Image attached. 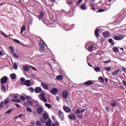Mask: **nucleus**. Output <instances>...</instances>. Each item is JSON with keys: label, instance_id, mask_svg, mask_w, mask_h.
<instances>
[{"label": "nucleus", "instance_id": "nucleus-1", "mask_svg": "<svg viewBox=\"0 0 126 126\" xmlns=\"http://www.w3.org/2000/svg\"><path fill=\"white\" fill-rule=\"evenodd\" d=\"M39 14L40 15L38 16V18L40 21H41V20H42V22L43 23H44V24H46V25H47V26H48V27H55V26L52 25V20L49 21L50 26H49L48 24H46L45 21H44V20H42L43 17H44V15L45 14L44 12H40L39 13Z\"/></svg>", "mask_w": 126, "mask_h": 126}, {"label": "nucleus", "instance_id": "nucleus-2", "mask_svg": "<svg viewBox=\"0 0 126 126\" xmlns=\"http://www.w3.org/2000/svg\"><path fill=\"white\" fill-rule=\"evenodd\" d=\"M39 46L40 47V52L44 53V51H46V49L45 48V47H46V43L43 41L42 39L39 41Z\"/></svg>", "mask_w": 126, "mask_h": 126}, {"label": "nucleus", "instance_id": "nucleus-3", "mask_svg": "<svg viewBox=\"0 0 126 126\" xmlns=\"http://www.w3.org/2000/svg\"><path fill=\"white\" fill-rule=\"evenodd\" d=\"M85 108H84L82 110H80L79 109H77L76 110V114H78L77 115V118L78 119H82V118H83V113L85 112Z\"/></svg>", "mask_w": 126, "mask_h": 126}, {"label": "nucleus", "instance_id": "nucleus-4", "mask_svg": "<svg viewBox=\"0 0 126 126\" xmlns=\"http://www.w3.org/2000/svg\"><path fill=\"white\" fill-rule=\"evenodd\" d=\"M38 98L40 99V100H41L43 102H44V103H46L48 100H47V98H46V93L43 92V93L40 94L38 95Z\"/></svg>", "mask_w": 126, "mask_h": 126}, {"label": "nucleus", "instance_id": "nucleus-5", "mask_svg": "<svg viewBox=\"0 0 126 126\" xmlns=\"http://www.w3.org/2000/svg\"><path fill=\"white\" fill-rule=\"evenodd\" d=\"M125 37L124 35L122 34H119L118 35H114L113 36V38L114 40H116V41H121V40H123Z\"/></svg>", "mask_w": 126, "mask_h": 126}, {"label": "nucleus", "instance_id": "nucleus-6", "mask_svg": "<svg viewBox=\"0 0 126 126\" xmlns=\"http://www.w3.org/2000/svg\"><path fill=\"white\" fill-rule=\"evenodd\" d=\"M62 26L63 27L65 31H69V30H71V27H70V25L67 24H63Z\"/></svg>", "mask_w": 126, "mask_h": 126}, {"label": "nucleus", "instance_id": "nucleus-7", "mask_svg": "<svg viewBox=\"0 0 126 126\" xmlns=\"http://www.w3.org/2000/svg\"><path fill=\"white\" fill-rule=\"evenodd\" d=\"M7 80H8V78H7L6 76L2 77L0 79V83L1 85H3L4 83H6V82H7Z\"/></svg>", "mask_w": 126, "mask_h": 126}, {"label": "nucleus", "instance_id": "nucleus-8", "mask_svg": "<svg viewBox=\"0 0 126 126\" xmlns=\"http://www.w3.org/2000/svg\"><path fill=\"white\" fill-rule=\"evenodd\" d=\"M9 48L12 54H13V56L16 58V59H18V55L14 53V49H13V47H12V46H9Z\"/></svg>", "mask_w": 126, "mask_h": 126}, {"label": "nucleus", "instance_id": "nucleus-9", "mask_svg": "<svg viewBox=\"0 0 126 126\" xmlns=\"http://www.w3.org/2000/svg\"><path fill=\"white\" fill-rule=\"evenodd\" d=\"M62 96L63 98V99H66V98H67V96H68V94L67 93V90H64L63 91Z\"/></svg>", "mask_w": 126, "mask_h": 126}, {"label": "nucleus", "instance_id": "nucleus-10", "mask_svg": "<svg viewBox=\"0 0 126 126\" xmlns=\"http://www.w3.org/2000/svg\"><path fill=\"white\" fill-rule=\"evenodd\" d=\"M9 98H12L14 99H17L18 98V94H10L9 95Z\"/></svg>", "mask_w": 126, "mask_h": 126}, {"label": "nucleus", "instance_id": "nucleus-11", "mask_svg": "<svg viewBox=\"0 0 126 126\" xmlns=\"http://www.w3.org/2000/svg\"><path fill=\"white\" fill-rule=\"evenodd\" d=\"M35 93H41L42 92V88L40 87H36L34 88Z\"/></svg>", "mask_w": 126, "mask_h": 126}, {"label": "nucleus", "instance_id": "nucleus-12", "mask_svg": "<svg viewBox=\"0 0 126 126\" xmlns=\"http://www.w3.org/2000/svg\"><path fill=\"white\" fill-rule=\"evenodd\" d=\"M58 116L60 117L61 120H63L64 116H63V113L62 112V110H59L58 112Z\"/></svg>", "mask_w": 126, "mask_h": 126}, {"label": "nucleus", "instance_id": "nucleus-13", "mask_svg": "<svg viewBox=\"0 0 126 126\" xmlns=\"http://www.w3.org/2000/svg\"><path fill=\"white\" fill-rule=\"evenodd\" d=\"M59 90L57 88H54L51 90V94H53V95H56L57 93H58Z\"/></svg>", "mask_w": 126, "mask_h": 126}, {"label": "nucleus", "instance_id": "nucleus-14", "mask_svg": "<svg viewBox=\"0 0 126 126\" xmlns=\"http://www.w3.org/2000/svg\"><path fill=\"white\" fill-rule=\"evenodd\" d=\"M23 85H26V86L29 87V86H31V81H30V80H27L25 81V82L23 83Z\"/></svg>", "mask_w": 126, "mask_h": 126}, {"label": "nucleus", "instance_id": "nucleus-15", "mask_svg": "<svg viewBox=\"0 0 126 126\" xmlns=\"http://www.w3.org/2000/svg\"><path fill=\"white\" fill-rule=\"evenodd\" d=\"M68 118L70 120H76V116H75V115L74 114H70L68 115Z\"/></svg>", "mask_w": 126, "mask_h": 126}, {"label": "nucleus", "instance_id": "nucleus-16", "mask_svg": "<svg viewBox=\"0 0 126 126\" xmlns=\"http://www.w3.org/2000/svg\"><path fill=\"white\" fill-rule=\"evenodd\" d=\"M36 112L38 115H42L43 113V108L41 107H38L36 108Z\"/></svg>", "mask_w": 126, "mask_h": 126}, {"label": "nucleus", "instance_id": "nucleus-17", "mask_svg": "<svg viewBox=\"0 0 126 126\" xmlns=\"http://www.w3.org/2000/svg\"><path fill=\"white\" fill-rule=\"evenodd\" d=\"M41 85H42L43 88H44V89H45V90H49V85H48V84H47L45 83H42L41 84Z\"/></svg>", "mask_w": 126, "mask_h": 126}, {"label": "nucleus", "instance_id": "nucleus-18", "mask_svg": "<svg viewBox=\"0 0 126 126\" xmlns=\"http://www.w3.org/2000/svg\"><path fill=\"white\" fill-rule=\"evenodd\" d=\"M85 85H93L94 82L92 80H89L84 83Z\"/></svg>", "mask_w": 126, "mask_h": 126}, {"label": "nucleus", "instance_id": "nucleus-19", "mask_svg": "<svg viewBox=\"0 0 126 126\" xmlns=\"http://www.w3.org/2000/svg\"><path fill=\"white\" fill-rule=\"evenodd\" d=\"M23 69L24 70V71L28 72L29 70H30V67L27 66L25 65H23Z\"/></svg>", "mask_w": 126, "mask_h": 126}, {"label": "nucleus", "instance_id": "nucleus-20", "mask_svg": "<svg viewBox=\"0 0 126 126\" xmlns=\"http://www.w3.org/2000/svg\"><path fill=\"white\" fill-rule=\"evenodd\" d=\"M103 36L104 37H106V38H109L110 37V32H105L102 33Z\"/></svg>", "mask_w": 126, "mask_h": 126}, {"label": "nucleus", "instance_id": "nucleus-21", "mask_svg": "<svg viewBox=\"0 0 126 126\" xmlns=\"http://www.w3.org/2000/svg\"><path fill=\"white\" fill-rule=\"evenodd\" d=\"M63 110L66 113H69L70 112V108L67 106H63Z\"/></svg>", "mask_w": 126, "mask_h": 126}, {"label": "nucleus", "instance_id": "nucleus-22", "mask_svg": "<svg viewBox=\"0 0 126 126\" xmlns=\"http://www.w3.org/2000/svg\"><path fill=\"white\" fill-rule=\"evenodd\" d=\"M93 49H94V45L93 44L92 45L89 46L87 50L91 53L93 52Z\"/></svg>", "mask_w": 126, "mask_h": 126}, {"label": "nucleus", "instance_id": "nucleus-23", "mask_svg": "<svg viewBox=\"0 0 126 126\" xmlns=\"http://www.w3.org/2000/svg\"><path fill=\"white\" fill-rule=\"evenodd\" d=\"M46 126H52V120L49 119L46 122Z\"/></svg>", "mask_w": 126, "mask_h": 126}, {"label": "nucleus", "instance_id": "nucleus-24", "mask_svg": "<svg viewBox=\"0 0 126 126\" xmlns=\"http://www.w3.org/2000/svg\"><path fill=\"white\" fill-rule=\"evenodd\" d=\"M92 42H88L86 43V45H85V48L86 49V50H87V49H88V47H90V46L92 45Z\"/></svg>", "mask_w": 126, "mask_h": 126}, {"label": "nucleus", "instance_id": "nucleus-25", "mask_svg": "<svg viewBox=\"0 0 126 126\" xmlns=\"http://www.w3.org/2000/svg\"><path fill=\"white\" fill-rule=\"evenodd\" d=\"M11 101L13 102V103H20V102H21V100L17 98L12 99Z\"/></svg>", "mask_w": 126, "mask_h": 126}, {"label": "nucleus", "instance_id": "nucleus-26", "mask_svg": "<svg viewBox=\"0 0 126 126\" xmlns=\"http://www.w3.org/2000/svg\"><path fill=\"white\" fill-rule=\"evenodd\" d=\"M81 9L82 10H86L87 9V7H86L85 3H83L81 5Z\"/></svg>", "mask_w": 126, "mask_h": 126}, {"label": "nucleus", "instance_id": "nucleus-27", "mask_svg": "<svg viewBox=\"0 0 126 126\" xmlns=\"http://www.w3.org/2000/svg\"><path fill=\"white\" fill-rule=\"evenodd\" d=\"M94 70L96 72H100L101 71V67H95L94 68Z\"/></svg>", "mask_w": 126, "mask_h": 126}, {"label": "nucleus", "instance_id": "nucleus-28", "mask_svg": "<svg viewBox=\"0 0 126 126\" xmlns=\"http://www.w3.org/2000/svg\"><path fill=\"white\" fill-rule=\"evenodd\" d=\"M10 77L11 78V79L14 80L16 79V74L13 73L11 74L10 75Z\"/></svg>", "mask_w": 126, "mask_h": 126}, {"label": "nucleus", "instance_id": "nucleus-29", "mask_svg": "<svg viewBox=\"0 0 126 126\" xmlns=\"http://www.w3.org/2000/svg\"><path fill=\"white\" fill-rule=\"evenodd\" d=\"M56 79L57 80H63V77L61 75H59L56 77Z\"/></svg>", "mask_w": 126, "mask_h": 126}, {"label": "nucleus", "instance_id": "nucleus-30", "mask_svg": "<svg viewBox=\"0 0 126 126\" xmlns=\"http://www.w3.org/2000/svg\"><path fill=\"white\" fill-rule=\"evenodd\" d=\"M42 117L43 119H45L46 120H48V119L49 118V115H48L47 113H44L42 115Z\"/></svg>", "mask_w": 126, "mask_h": 126}, {"label": "nucleus", "instance_id": "nucleus-31", "mask_svg": "<svg viewBox=\"0 0 126 126\" xmlns=\"http://www.w3.org/2000/svg\"><path fill=\"white\" fill-rule=\"evenodd\" d=\"M87 62L89 66H92V65H91V64L90 63V62H91V59H89V57L88 56L87 57Z\"/></svg>", "mask_w": 126, "mask_h": 126}, {"label": "nucleus", "instance_id": "nucleus-32", "mask_svg": "<svg viewBox=\"0 0 126 126\" xmlns=\"http://www.w3.org/2000/svg\"><path fill=\"white\" fill-rule=\"evenodd\" d=\"M113 51L114 52V53H119V48H118L117 47H113Z\"/></svg>", "mask_w": 126, "mask_h": 126}, {"label": "nucleus", "instance_id": "nucleus-33", "mask_svg": "<svg viewBox=\"0 0 126 126\" xmlns=\"http://www.w3.org/2000/svg\"><path fill=\"white\" fill-rule=\"evenodd\" d=\"M99 31H100L99 29H95V35L96 37H98L99 36Z\"/></svg>", "mask_w": 126, "mask_h": 126}, {"label": "nucleus", "instance_id": "nucleus-34", "mask_svg": "<svg viewBox=\"0 0 126 126\" xmlns=\"http://www.w3.org/2000/svg\"><path fill=\"white\" fill-rule=\"evenodd\" d=\"M0 34L4 37V38H8V35L7 34L4 33V32H2V31L0 32Z\"/></svg>", "mask_w": 126, "mask_h": 126}, {"label": "nucleus", "instance_id": "nucleus-35", "mask_svg": "<svg viewBox=\"0 0 126 126\" xmlns=\"http://www.w3.org/2000/svg\"><path fill=\"white\" fill-rule=\"evenodd\" d=\"M25 30H26V27L23 25L21 30V32H20L21 34H22V32H23V31H25Z\"/></svg>", "mask_w": 126, "mask_h": 126}, {"label": "nucleus", "instance_id": "nucleus-36", "mask_svg": "<svg viewBox=\"0 0 126 126\" xmlns=\"http://www.w3.org/2000/svg\"><path fill=\"white\" fill-rule=\"evenodd\" d=\"M4 104L6 105V104H8L9 103V99L8 98H6L3 100Z\"/></svg>", "mask_w": 126, "mask_h": 126}, {"label": "nucleus", "instance_id": "nucleus-37", "mask_svg": "<svg viewBox=\"0 0 126 126\" xmlns=\"http://www.w3.org/2000/svg\"><path fill=\"white\" fill-rule=\"evenodd\" d=\"M27 104H28V106H32L33 105V102L31 100H29L27 102Z\"/></svg>", "mask_w": 126, "mask_h": 126}, {"label": "nucleus", "instance_id": "nucleus-38", "mask_svg": "<svg viewBox=\"0 0 126 126\" xmlns=\"http://www.w3.org/2000/svg\"><path fill=\"white\" fill-rule=\"evenodd\" d=\"M1 90L2 92H6L5 86L2 85L1 87Z\"/></svg>", "mask_w": 126, "mask_h": 126}, {"label": "nucleus", "instance_id": "nucleus-39", "mask_svg": "<svg viewBox=\"0 0 126 126\" xmlns=\"http://www.w3.org/2000/svg\"><path fill=\"white\" fill-rule=\"evenodd\" d=\"M28 90L30 91L31 93H33V92L35 91V89H34V88H33L32 87L29 88Z\"/></svg>", "mask_w": 126, "mask_h": 126}, {"label": "nucleus", "instance_id": "nucleus-40", "mask_svg": "<svg viewBox=\"0 0 126 126\" xmlns=\"http://www.w3.org/2000/svg\"><path fill=\"white\" fill-rule=\"evenodd\" d=\"M45 107L48 108V109H51V108H52V105H51L50 103H45Z\"/></svg>", "mask_w": 126, "mask_h": 126}, {"label": "nucleus", "instance_id": "nucleus-41", "mask_svg": "<svg viewBox=\"0 0 126 126\" xmlns=\"http://www.w3.org/2000/svg\"><path fill=\"white\" fill-rule=\"evenodd\" d=\"M14 42H15V43H17L18 44H20V45H22V43L20 42V41L19 40H18V39H13Z\"/></svg>", "mask_w": 126, "mask_h": 126}, {"label": "nucleus", "instance_id": "nucleus-42", "mask_svg": "<svg viewBox=\"0 0 126 126\" xmlns=\"http://www.w3.org/2000/svg\"><path fill=\"white\" fill-rule=\"evenodd\" d=\"M13 67H14V69H15V70H17V68H18V66L17 65V63H14L13 64Z\"/></svg>", "mask_w": 126, "mask_h": 126}, {"label": "nucleus", "instance_id": "nucleus-43", "mask_svg": "<svg viewBox=\"0 0 126 126\" xmlns=\"http://www.w3.org/2000/svg\"><path fill=\"white\" fill-rule=\"evenodd\" d=\"M119 72H120V69H117L113 72V75H117Z\"/></svg>", "mask_w": 126, "mask_h": 126}, {"label": "nucleus", "instance_id": "nucleus-44", "mask_svg": "<svg viewBox=\"0 0 126 126\" xmlns=\"http://www.w3.org/2000/svg\"><path fill=\"white\" fill-rule=\"evenodd\" d=\"M46 120L47 119H45L44 118H40V121L41 122V123H42V124H45V123H46Z\"/></svg>", "mask_w": 126, "mask_h": 126}, {"label": "nucleus", "instance_id": "nucleus-45", "mask_svg": "<svg viewBox=\"0 0 126 126\" xmlns=\"http://www.w3.org/2000/svg\"><path fill=\"white\" fill-rule=\"evenodd\" d=\"M111 105L112 107H116L117 106V102L114 100L113 102L111 103Z\"/></svg>", "mask_w": 126, "mask_h": 126}, {"label": "nucleus", "instance_id": "nucleus-46", "mask_svg": "<svg viewBox=\"0 0 126 126\" xmlns=\"http://www.w3.org/2000/svg\"><path fill=\"white\" fill-rule=\"evenodd\" d=\"M20 80H21V82L22 83L21 85H23V83H24V82H25V78H21Z\"/></svg>", "mask_w": 126, "mask_h": 126}, {"label": "nucleus", "instance_id": "nucleus-47", "mask_svg": "<svg viewBox=\"0 0 126 126\" xmlns=\"http://www.w3.org/2000/svg\"><path fill=\"white\" fill-rule=\"evenodd\" d=\"M61 13L63 15H66L67 14V12H65L64 10H61Z\"/></svg>", "mask_w": 126, "mask_h": 126}, {"label": "nucleus", "instance_id": "nucleus-48", "mask_svg": "<svg viewBox=\"0 0 126 126\" xmlns=\"http://www.w3.org/2000/svg\"><path fill=\"white\" fill-rule=\"evenodd\" d=\"M108 42H109V43H111L112 45L113 46H114V45H115V42H113V39L112 38L109 39L108 40Z\"/></svg>", "mask_w": 126, "mask_h": 126}, {"label": "nucleus", "instance_id": "nucleus-49", "mask_svg": "<svg viewBox=\"0 0 126 126\" xmlns=\"http://www.w3.org/2000/svg\"><path fill=\"white\" fill-rule=\"evenodd\" d=\"M27 112H29L30 113H32V109L29 107H27Z\"/></svg>", "mask_w": 126, "mask_h": 126}, {"label": "nucleus", "instance_id": "nucleus-50", "mask_svg": "<svg viewBox=\"0 0 126 126\" xmlns=\"http://www.w3.org/2000/svg\"><path fill=\"white\" fill-rule=\"evenodd\" d=\"M20 99L22 100V101H25L26 97H25L24 96H21L20 97Z\"/></svg>", "mask_w": 126, "mask_h": 126}, {"label": "nucleus", "instance_id": "nucleus-51", "mask_svg": "<svg viewBox=\"0 0 126 126\" xmlns=\"http://www.w3.org/2000/svg\"><path fill=\"white\" fill-rule=\"evenodd\" d=\"M12 109H10L9 110L7 111L5 113V115H6V114H8V115H9V114H10V113H11V111H12Z\"/></svg>", "mask_w": 126, "mask_h": 126}, {"label": "nucleus", "instance_id": "nucleus-52", "mask_svg": "<svg viewBox=\"0 0 126 126\" xmlns=\"http://www.w3.org/2000/svg\"><path fill=\"white\" fill-rule=\"evenodd\" d=\"M98 80H99L100 81H101L102 83L105 81L104 80V78H103V77H100L99 78H98Z\"/></svg>", "mask_w": 126, "mask_h": 126}, {"label": "nucleus", "instance_id": "nucleus-53", "mask_svg": "<svg viewBox=\"0 0 126 126\" xmlns=\"http://www.w3.org/2000/svg\"><path fill=\"white\" fill-rule=\"evenodd\" d=\"M36 126H41V125H42V123L39 121H36Z\"/></svg>", "mask_w": 126, "mask_h": 126}, {"label": "nucleus", "instance_id": "nucleus-54", "mask_svg": "<svg viewBox=\"0 0 126 126\" xmlns=\"http://www.w3.org/2000/svg\"><path fill=\"white\" fill-rule=\"evenodd\" d=\"M105 70H106V71H110V70H111V67H106Z\"/></svg>", "mask_w": 126, "mask_h": 126}, {"label": "nucleus", "instance_id": "nucleus-55", "mask_svg": "<svg viewBox=\"0 0 126 126\" xmlns=\"http://www.w3.org/2000/svg\"><path fill=\"white\" fill-rule=\"evenodd\" d=\"M73 2V1H69V0L67 1V4H69V5L71 4V3H72Z\"/></svg>", "mask_w": 126, "mask_h": 126}, {"label": "nucleus", "instance_id": "nucleus-56", "mask_svg": "<svg viewBox=\"0 0 126 126\" xmlns=\"http://www.w3.org/2000/svg\"><path fill=\"white\" fill-rule=\"evenodd\" d=\"M122 71H124V72H126V68L124 67L122 68Z\"/></svg>", "mask_w": 126, "mask_h": 126}, {"label": "nucleus", "instance_id": "nucleus-57", "mask_svg": "<svg viewBox=\"0 0 126 126\" xmlns=\"http://www.w3.org/2000/svg\"><path fill=\"white\" fill-rule=\"evenodd\" d=\"M0 107L1 108H2L3 107V101H1L0 104Z\"/></svg>", "mask_w": 126, "mask_h": 126}, {"label": "nucleus", "instance_id": "nucleus-58", "mask_svg": "<svg viewBox=\"0 0 126 126\" xmlns=\"http://www.w3.org/2000/svg\"><path fill=\"white\" fill-rule=\"evenodd\" d=\"M26 98L28 100H31L32 99V97L30 96H27Z\"/></svg>", "mask_w": 126, "mask_h": 126}, {"label": "nucleus", "instance_id": "nucleus-59", "mask_svg": "<svg viewBox=\"0 0 126 126\" xmlns=\"http://www.w3.org/2000/svg\"><path fill=\"white\" fill-rule=\"evenodd\" d=\"M103 11H104V9H99L98 10V12H103Z\"/></svg>", "mask_w": 126, "mask_h": 126}, {"label": "nucleus", "instance_id": "nucleus-60", "mask_svg": "<svg viewBox=\"0 0 126 126\" xmlns=\"http://www.w3.org/2000/svg\"><path fill=\"white\" fill-rule=\"evenodd\" d=\"M81 2H82V0H79L77 1L76 4H79V3H81Z\"/></svg>", "mask_w": 126, "mask_h": 126}, {"label": "nucleus", "instance_id": "nucleus-61", "mask_svg": "<svg viewBox=\"0 0 126 126\" xmlns=\"http://www.w3.org/2000/svg\"><path fill=\"white\" fill-rule=\"evenodd\" d=\"M14 104H15V106H16V107H17V108H20V105H19V104H17V103H14Z\"/></svg>", "mask_w": 126, "mask_h": 126}, {"label": "nucleus", "instance_id": "nucleus-62", "mask_svg": "<svg viewBox=\"0 0 126 126\" xmlns=\"http://www.w3.org/2000/svg\"><path fill=\"white\" fill-rule=\"evenodd\" d=\"M111 62V60L106 61H104V63H110Z\"/></svg>", "mask_w": 126, "mask_h": 126}, {"label": "nucleus", "instance_id": "nucleus-63", "mask_svg": "<svg viewBox=\"0 0 126 126\" xmlns=\"http://www.w3.org/2000/svg\"><path fill=\"white\" fill-rule=\"evenodd\" d=\"M123 83L124 85L126 86V81L123 80Z\"/></svg>", "mask_w": 126, "mask_h": 126}, {"label": "nucleus", "instance_id": "nucleus-64", "mask_svg": "<svg viewBox=\"0 0 126 126\" xmlns=\"http://www.w3.org/2000/svg\"><path fill=\"white\" fill-rule=\"evenodd\" d=\"M105 109H106V111H107V112H109V107H105Z\"/></svg>", "mask_w": 126, "mask_h": 126}]
</instances>
